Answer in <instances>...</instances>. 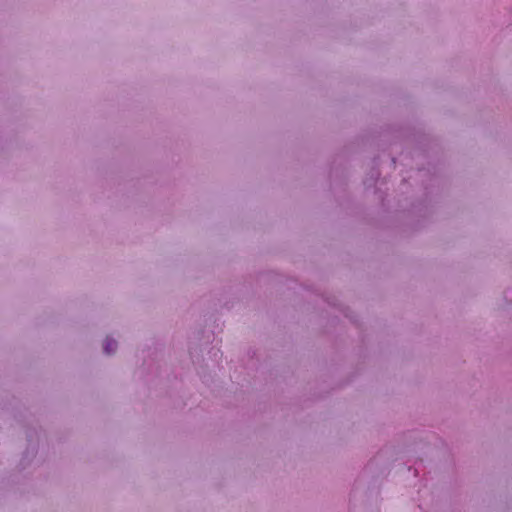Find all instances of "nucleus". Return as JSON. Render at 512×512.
<instances>
[{
  "mask_svg": "<svg viewBox=\"0 0 512 512\" xmlns=\"http://www.w3.org/2000/svg\"><path fill=\"white\" fill-rule=\"evenodd\" d=\"M117 348V342L112 338H106L103 343V349L106 354L113 353Z\"/></svg>",
  "mask_w": 512,
  "mask_h": 512,
  "instance_id": "obj_1",
  "label": "nucleus"
}]
</instances>
